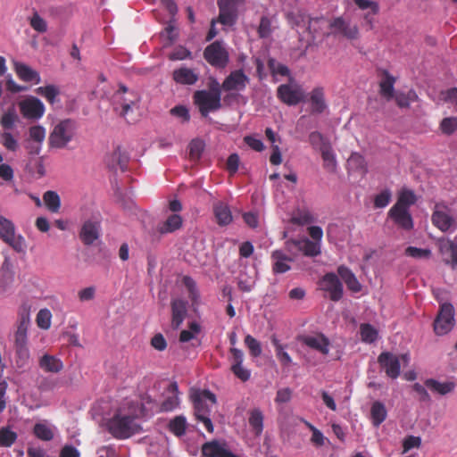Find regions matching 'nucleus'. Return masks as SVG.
<instances>
[{"label": "nucleus", "mask_w": 457, "mask_h": 457, "mask_svg": "<svg viewBox=\"0 0 457 457\" xmlns=\"http://www.w3.org/2000/svg\"><path fill=\"white\" fill-rule=\"evenodd\" d=\"M141 408L134 402L123 403L108 420V431L117 439H126L142 430L140 424L137 421Z\"/></svg>", "instance_id": "f257e3e1"}, {"label": "nucleus", "mask_w": 457, "mask_h": 457, "mask_svg": "<svg viewBox=\"0 0 457 457\" xmlns=\"http://www.w3.org/2000/svg\"><path fill=\"white\" fill-rule=\"evenodd\" d=\"M139 100L140 96L135 90L120 84L119 89L112 96L114 111L129 122H134L135 120L131 119V114L134 112V108L137 107Z\"/></svg>", "instance_id": "f03ea898"}, {"label": "nucleus", "mask_w": 457, "mask_h": 457, "mask_svg": "<svg viewBox=\"0 0 457 457\" xmlns=\"http://www.w3.org/2000/svg\"><path fill=\"white\" fill-rule=\"evenodd\" d=\"M193 98L201 114L207 117L210 112L217 111L221 107V92L219 83L215 82L209 90L195 91Z\"/></svg>", "instance_id": "7ed1b4c3"}, {"label": "nucleus", "mask_w": 457, "mask_h": 457, "mask_svg": "<svg viewBox=\"0 0 457 457\" xmlns=\"http://www.w3.org/2000/svg\"><path fill=\"white\" fill-rule=\"evenodd\" d=\"M194 402L195 415L196 419L202 421L205 428L210 432H213V425L210 419V406L206 403V400L210 401L212 405L216 403V396L209 390L195 391L191 395Z\"/></svg>", "instance_id": "20e7f679"}, {"label": "nucleus", "mask_w": 457, "mask_h": 457, "mask_svg": "<svg viewBox=\"0 0 457 457\" xmlns=\"http://www.w3.org/2000/svg\"><path fill=\"white\" fill-rule=\"evenodd\" d=\"M76 134V123L71 119L59 121L51 131L48 143L50 147L62 149L73 139Z\"/></svg>", "instance_id": "39448f33"}, {"label": "nucleus", "mask_w": 457, "mask_h": 457, "mask_svg": "<svg viewBox=\"0 0 457 457\" xmlns=\"http://www.w3.org/2000/svg\"><path fill=\"white\" fill-rule=\"evenodd\" d=\"M378 362L386 374L395 379L401 373V365L403 364V367L409 365L410 355L408 353L396 355L390 352H383L378 355Z\"/></svg>", "instance_id": "423d86ee"}, {"label": "nucleus", "mask_w": 457, "mask_h": 457, "mask_svg": "<svg viewBox=\"0 0 457 457\" xmlns=\"http://www.w3.org/2000/svg\"><path fill=\"white\" fill-rule=\"evenodd\" d=\"M431 219L433 224L442 232L453 231L457 228V214L443 204H436Z\"/></svg>", "instance_id": "0eeeda50"}, {"label": "nucleus", "mask_w": 457, "mask_h": 457, "mask_svg": "<svg viewBox=\"0 0 457 457\" xmlns=\"http://www.w3.org/2000/svg\"><path fill=\"white\" fill-rule=\"evenodd\" d=\"M245 4V0H218V21L224 26H233L237 20L239 9Z\"/></svg>", "instance_id": "6e6552de"}, {"label": "nucleus", "mask_w": 457, "mask_h": 457, "mask_svg": "<svg viewBox=\"0 0 457 457\" xmlns=\"http://www.w3.org/2000/svg\"><path fill=\"white\" fill-rule=\"evenodd\" d=\"M0 237L17 253H25L24 237L21 235L16 236L13 223L3 216H0Z\"/></svg>", "instance_id": "1a4fd4ad"}, {"label": "nucleus", "mask_w": 457, "mask_h": 457, "mask_svg": "<svg viewBox=\"0 0 457 457\" xmlns=\"http://www.w3.org/2000/svg\"><path fill=\"white\" fill-rule=\"evenodd\" d=\"M454 325V310L451 303H443L438 315L434 322V330L436 335L444 336L453 328Z\"/></svg>", "instance_id": "9d476101"}, {"label": "nucleus", "mask_w": 457, "mask_h": 457, "mask_svg": "<svg viewBox=\"0 0 457 457\" xmlns=\"http://www.w3.org/2000/svg\"><path fill=\"white\" fill-rule=\"evenodd\" d=\"M30 326V307L22 304L19 310L17 329L14 333V345H28V329Z\"/></svg>", "instance_id": "9b49d317"}, {"label": "nucleus", "mask_w": 457, "mask_h": 457, "mask_svg": "<svg viewBox=\"0 0 457 457\" xmlns=\"http://www.w3.org/2000/svg\"><path fill=\"white\" fill-rule=\"evenodd\" d=\"M278 97L287 105H296L304 99L303 87L296 83L282 84L277 90Z\"/></svg>", "instance_id": "f8f14e48"}, {"label": "nucleus", "mask_w": 457, "mask_h": 457, "mask_svg": "<svg viewBox=\"0 0 457 457\" xmlns=\"http://www.w3.org/2000/svg\"><path fill=\"white\" fill-rule=\"evenodd\" d=\"M205 60L212 66L223 68L228 62V53L220 41L209 45L204 52Z\"/></svg>", "instance_id": "ddd939ff"}, {"label": "nucleus", "mask_w": 457, "mask_h": 457, "mask_svg": "<svg viewBox=\"0 0 457 457\" xmlns=\"http://www.w3.org/2000/svg\"><path fill=\"white\" fill-rule=\"evenodd\" d=\"M320 288L328 294L331 301L337 302L343 297V284L337 275L333 272L327 273L322 277L320 281Z\"/></svg>", "instance_id": "4468645a"}, {"label": "nucleus", "mask_w": 457, "mask_h": 457, "mask_svg": "<svg viewBox=\"0 0 457 457\" xmlns=\"http://www.w3.org/2000/svg\"><path fill=\"white\" fill-rule=\"evenodd\" d=\"M286 249L289 253L302 252L304 255L314 257L320 253V244L311 241L308 238L300 240H287L286 242Z\"/></svg>", "instance_id": "2eb2a0df"}, {"label": "nucleus", "mask_w": 457, "mask_h": 457, "mask_svg": "<svg viewBox=\"0 0 457 457\" xmlns=\"http://www.w3.org/2000/svg\"><path fill=\"white\" fill-rule=\"evenodd\" d=\"M20 111L26 119L37 120L43 116L45 106L43 103L35 96H29L19 103Z\"/></svg>", "instance_id": "dca6fc26"}, {"label": "nucleus", "mask_w": 457, "mask_h": 457, "mask_svg": "<svg viewBox=\"0 0 457 457\" xmlns=\"http://www.w3.org/2000/svg\"><path fill=\"white\" fill-rule=\"evenodd\" d=\"M329 26L334 34H340L348 39H357L360 32L357 24L351 22L343 17L334 19Z\"/></svg>", "instance_id": "f3484780"}, {"label": "nucleus", "mask_w": 457, "mask_h": 457, "mask_svg": "<svg viewBox=\"0 0 457 457\" xmlns=\"http://www.w3.org/2000/svg\"><path fill=\"white\" fill-rule=\"evenodd\" d=\"M202 453L205 457H239L229 451L225 441L212 440L202 446Z\"/></svg>", "instance_id": "a211bd4d"}, {"label": "nucleus", "mask_w": 457, "mask_h": 457, "mask_svg": "<svg viewBox=\"0 0 457 457\" xmlns=\"http://www.w3.org/2000/svg\"><path fill=\"white\" fill-rule=\"evenodd\" d=\"M249 82V78L242 70L232 71L223 81L222 88L225 91L244 90Z\"/></svg>", "instance_id": "6ab92c4d"}, {"label": "nucleus", "mask_w": 457, "mask_h": 457, "mask_svg": "<svg viewBox=\"0 0 457 457\" xmlns=\"http://www.w3.org/2000/svg\"><path fill=\"white\" fill-rule=\"evenodd\" d=\"M298 339L308 347L320 352L323 355H328L329 353V340L322 334L301 336Z\"/></svg>", "instance_id": "aec40b11"}, {"label": "nucleus", "mask_w": 457, "mask_h": 457, "mask_svg": "<svg viewBox=\"0 0 457 457\" xmlns=\"http://www.w3.org/2000/svg\"><path fill=\"white\" fill-rule=\"evenodd\" d=\"M100 237V224L95 220H86L80 229L79 237L86 245H91Z\"/></svg>", "instance_id": "412c9836"}, {"label": "nucleus", "mask_w": 457, "mask_h": 457, "mask_svg": "<svg viewBox=\"0 0 457 457\" xmlns=\"http://www.w3.org/2000/svg\"><path fill=\"white\" fill-rule=\"evenodd\" d=\"M272 261V271L274 274H282L290 270V262L293 258L287 256L282 250H275L270 255Z\"/></svg>", "instance_id": "4be33fe9"}, {"label": "nucleus", "mask_w": 457, "mask_h": 457, "mask_svg": "<svg viewBox=\"0 0 457 457\" xmlns=\"http://www.w3.org/2000/svg\"><path fill=\"white\" fill-rule=\"evenodd\" d=\"M388 215L401 228L407 230L413 228V221L409 210L393 206Z\"/></svg>", "instance_id": "5701e85b"}, {"label": "nucleus", "mask_w": 457, "mask_h": 457, "mask_svg": "<svg viewBox=\"0 0 457 457\" xmlns=\"http://www.w3.org/2000/svg\"><path fill=\"white\" fill-rule=\"evenodd\" d=\"M187 315V303L181 299L171 301V327L178 329Z\"/></svg>", "instance_id": "b1692460"}, {"label": "nucleus", "mask_w": 457, "mask_h": 457, "mask_svg": "<svg viewBox=\"0 0 457 457\" xmlns=\"http://www.w3.org/2000/svg\"><path fill=\"white\" fill-rule=\"evenodd\" d=\"M309 101L312 113L323 112L327 108L324 88L322 87H314L309 94Z\"/></svg>", "instance_id": "393cba45"}, {"label": "nucleus", "mask_w": 457, "mask_h": 457, "mask_svg": "<svg viewBox=\"0 0 457 457\" xmlns=\"http://www.w3.org/2000/svg\"><path fill=\"white\" fill-rule=\"evenodd\" d=\"M14 71L17 76L25 82L38 84L41 81L39 73L23 62H15Z\"/></svg>", "instance_id": "a878e982"}, {"label": "nucleus", "mask_w": 457, "mask_h": 457, "mask_svg": "<svg viewBox=\"0 0 457 457\" xmlns=\"http://www.w3.org/2000/svg\"><path fill=\"white\" fill-rule=\"evenodd\" d=\"M167 396L160 407L161 411H173L179 405V388L176 382H172L167 387Z\"/></svg>", "instance_id": "bb28decb"}, {"label": "nucleus", "mask_w": 457, "mask_h": 457, "mask_svg": "<svg viewBox=\"0 0 457 457\" xmlns=\"http://www.w3.org/2000/svg\"><path fill=\"white\" fill-rule=\"evenodd\" d=\"M183 220L180 215L177 213L170 214L163 222L159 223L156 230L162 234L173 233L179 229L182 226Z\"/></svg>", "instance_id": "cd10ccee"}, {"label": "nucleus", "mask_w": 457, "mask_h": 457, "mask_svg": "<svg viewBox=\"0 0 457 457\" xmlns=\"http://www.w3.org/2000/svg\"><path fill=\"white\" fill-rule=\"evenodd\" d=\"M129 161L128 154L118 146L107 158L106 163L112 170H121L126 169Z\"/></svg>", "instance_id": "c85d7f7f"}, {"label": "nucleus", "mask_w": 457, "mask_h": 457, "mask_svg": "<svg viewBox=\"0 0 457 457\" xmlns=\"http://www.w3.org/2000/svg\"><path fill=\"white\" fill-rule=\"evenodd\" d=\"M173 79L182 85H193L198 80V75L194 70L182 67L173 71Z\"/></svg>", "instance_id": "c756f323"}, {"label": "nucleus", "mask_w": 457, "mask_h": 457, "mask_svg": "<svg viewBox=\"0 0 457 457\" xmlns=\"http://www.w3.org/2000/svg\"><path fill=\"white\" fill-rule=\"evenodd\" d=\"M213 213L217 223L220 226H226L232 221V214L228 206L220 201L213 204Z\"/></svg>", "instance_id": "7c9ffc66"}, {"label": "nucleus", "mask_w": 457, "mask_h": 457, "mask_svg": "<svg viewBox=\"0 0 457 457\" xmlns=\"http://www.w3.org/2000/svg\"><path fill=\"white\" fill-rule=\"evenodd\" d=\"M337 273L340 278L345 281L349 290L357 293L361 289V285L358 281L355 275L352 272L350 269L345 266H339L337 268Z\"/></svg>", "instance_id": "2f4dec72"}, {"label": "nucleus", "mask_w": 457, "mask_h": 457, "mask_svg": "<svg viewBox=\"0 0 457 457\" xmlns=\"http://www.w3.org/2000/svg\"><path fill=\"white\" fill-rule=\"evenodd\" d=\"M425 385L431 391L440 395H445L452 393L456 386L455 383L453 381L440 382L433 378L427 379L425 381Z\"/></svg>", "instance_id": "473e14b6"}, {"label": "nucleus", "mask_w": 457, "mask_h": 457, "mask_svg": "<svg viewBox=\"0 0 457 457\" xmlns=\"http://www.w3.org/2000/svg\"><path fill=\"white\" fill-rule=\"evenodd\" d=\"M38 364L46 372L57 373L63 368V364L60 359L49 354L43 355L40 358Z\"/></svg>", "instance_id": "72a5a7b5"}, {"label": "nucleus", "mask_w": 457, "mask_h": 457, "mask_svg": "<svg viewBox=\"0 0 457 457\" xmlns=\"http://www.w3.org/2000/svg\"><path fill=\"white\" fill-rule=\"evenodd\" d=\"M347 168L352 172H358L365 175L368 171L367 162L362 155L353 153L347 159Z\"/></svg>", "instance_id": "f704fd0d"}, {"label": "nucleus", "mask_w": 457, "mask_h": 457, "mask_svg": "<svg viewBox=\"0 0 457 457\" xmlns=\"http://www.w3.org/2000/svg\"><path fill=\"white\" fill-rule=\"evenodd\" d=\"M324 168L329 172L337 170V162L331 145H325L320 151Z\"/></svg>", "instance_id": "c9c22d12"}, {"label": "nucleus", "mask_w": 457, "mask_h": 457, "mask_svg": "<svg viewBox=\"0 0 457 457\" xmlns=\"http://www.w3.org/2000/svg\"><path fill=\"white\" fill-rule=\"evenodd\" d=\"M387 416V411L384 403L379 401H376L372 403L370 409V417L372 424L375 427H378Z\"/></svg>", "instance_id": "e433bc0d"}, {"label": "nucleus", "mask_w": 457, "mask_h": 457, "mask_svg": "<svg viewBox=\"0 0 457 457\" xmlns=\"http://www.w3.org/2000/svg\"><path fill=\"white\" fill-rule=\"evenodd\" d=\"M417 201V197L412 190L403 188L400 191L397 202L395 204L394 207L407 209L414 204Z\"/></svg>", "instance_id": "4c0bfd02"}, {"label": "nucleus", "mask_w": 457, "mask_h": 457, "mask_svg": "<svg viewBox=\"0 0 457 457\" xmlns=\"http://www.w3.org/2000/svg\"><path fill=\"white\" fill-rule=\"evenodd\" d=\"M43 201L46 208L54 213L59 212L61 207V199L59 195L55 191H46L43 195Z\"/></svg>", "instance_id": "58836bf2"}, {"label": "nucleus", "mask_w": 457, "mask_h": 457, "mask_svg": "<svg viewBox=\"0 0 457 457\" xmlns=\"http://www.w3.org/2000/svg\"><path fill=\"white\" fill-rule=\"evenodd\" d=\"M395 81V78L386 72V79L379 83L380 95L386 100H390L394 97Z\"/></svg>", "instance_id": "ea45409f"}, {"label": "nucleus", "mask_w": 457, "mask_h": 457, "mask_svg": "<svg viewBox=\"0 0 457 457\" xmlns=\"http://www.w3.org/2000/svg\"><path fill=\"white\" fill-rule=\"evenodd\" d=\"M18 120V115L13 107L8 108L7 111L2 115L0 124L4 131L12 129Z\"/></svg>", "instance_id": "a19ab883"}, {"label": "nucleus", "mask_w": 457, "mask_h": 457, "mask_svg": "<svg viewBox=\"0 0 457 457\" xmlns=\"http://www.w3.org/2000/svg\"><path fill=\"white\" fill-rule=\"evenodd\" d=\"M440 252L448 255L450 260H445L446 263L457 264V245L448 240L440 244Z\"/></svg>", "instance_id": "79ce46f5"}, {"label": "nucleus", "mask_w": 457, "mask_h": 457, "mask_svg": "<svg viewBox=\"0 0 457 457\" xmlns=\"http://www.w3.org/2000/svg\"><path fill=\"white\" fill-rule=\"evenodd\" d=\"M249 424L257 436L262 434L263 429V415L260 410L255 409L250 412Z\"/></svg>", "instance_id": "37998d69"}, {"label": "nucleus", "mask_w": 457, "mask_h": 457, "mask_svg": "<svg viewBox=\"0 0 457 457\" xmlns=\"http://www.w3.org/2000/svg\"><path fill=\"white\" fill-rule=\"evenodd\" d=\"M0 144L8 151L15 152L19 149V142L9 131L0 132Z\"/></svg>", "instance_id": "c03bdc74"}, {"label": "nucleus", "mask_w": 457, "mask_h": 457, "mask_svg": "<svg viewBox=\"0 0 457 457\" xmlns=\"http://www.w3.org/2000/svg\"><path fill=\"white\" fill-rule=\"evenodd\" d=\"M35 436L44 441H50L54 438V431L46 423H37L34 426Z\"/></svg>", "instance_id": "a18cd8bd"}, {"label": "nucleus", "mask_w": 457, "mask_h": 457, "mask_svg": "<svg viewBox=\"0 0 457 457\" xmlns=\"http://www.w3.org/2000/svg\"><path fill=\"white\" fill-rule=\"evenodd\" d=\"M360 334L361 340L365 343H373L378 338L377 329L370 324L363 323L360 326Z\"/></svg>", "instance_id": "49530a36"}, {"label": "nucleus", "mask_w": 457, "mask_h": 457, "mask_svg": "<svg viewBox=\"0 0 457 457\" xmlns=\"http://www.w3.org/2000/svg\"><path fill=\"white\" fill-rule=\"evenodd\" d=\"M36 92L45 97L51 104L55 102L56 96L60 94L59 88L54 85L39 87L36 89Z\"/></svg>", "instance_id": "de8ad7c7"}, {"label": "nucleus", "mask_w": 457, "mask_h": 457, "mask_svg": "<svg viewBox=\"0 0 457 457\" xmlns=\"http://www.w3.org/2000/svg\"><path fill=\"white\" fill-rule=\"evenodd\" d=\"M313 218L312 213L308 210H301L298 209L296 212H294L291 222L296 225H306L311 222H312Z\"/></svg>", "instance_id": "09e8293b"}, {"label": "nucleus", "mask_w": 457, "mask_h": 457, "mask_svg": "<svg viewBox=\"0 0 457 457\" xmlns=\"http://www.w3.org/2000/svg\"><path fill=\"white\" fill-rule=\"evenodd\" d=\"M271 342L275 346L276 355L282 365L288 366L292 363V359L289 354L284 351L283 345L276 337H272Z\"/></svg>", "instance_id": "8fccbe9b"}, {"label": "nucleus", "mask_w": 457, "mask_h": 457, "mask_svg": "<svg viewBox=\"0 0 457 457\" xmlns=\"http://www.w3.org/2000/svg\"><path fill=\"white\" fill-rule=\"evenodd\" d=\"M186 419L182 416H177L170 420L169 424L170 430L176 436H183L186 432Z\"/></svg>", "instance_id": "3c124183"}, {"label": "nucleus", "mask_w": 457, "mask_h": 457, "mask_svg": "<svg viewBox=\"0 0 457 457\" xmlns=\"http://www.w3.org/2000/svg\"><path fill=\"white\" fill-rule=\"evenodd\" d=\"M397 105L401 108L409 107L410 103L417 98V95L414 91L410 90L408 94L396 93L394 95Z\"/></svg>", "instance_id": "603ef678"}, {"label": "nucleus", "mask_w": 457, "mask_h": 457, "mask_svg": "<svg viewBox=\"0 0 457 457\" xmlns=\"http://www.w3.org/2000/svg\"><path fill=\"white\" fill-rule=\"evenodd\" d=\"M29 21L34 30L39 33L46 32L47 23L37 12L29 19Z\"/></svg>", "instance_id": "864d4df0"}, {"label": "nucleus", "mask_w": 457, "mask_h": 457, "mask_svg": "<svg viewBox=\"0 0 457 457\" xmlns=\"http://www.w3.org/2000/svg\"><path fill=\"white\" fill-rule=\"evenodd\" d=\"M17 434L8 428H3L0 429V446L9 447L16 440Z\"/></svg>", "instance_id": "5fc2aeb1"}, {"label": "nucleus", "mask_w": 457, "mask_h": 457, "mask_svg": "<svg viewBox=\"0 0 457 457\" xmlns=\"http://www.w3.org/2000/svg\"><path fill=\"white\" fill-rule=\"evenodd\" d=\"M29 139L43 145L46 138V129L39 125L32 126L29 129Z\"/></svg>", "instance_id": "6e6d98bb"}, {"label": "nucleus", "mask_w": 457, "mask_h": 457, "mask_svg": "<svg viewBox=\"0 0 457 457\" xmlns=\"http://www.w3.org/2000/svg\"><path fill=\"white\" fill-rule=\"evenodd\" d=\"M188 149L190 158L194 161H196L202 155V153L204 149V144L200 139H194L190 142Z\"/></svg>", "instance_id": "4d7b16f0"}, {"label": "nucleus", "mask_w": 457, "mask_h": 457, "mask_svg": "<svg viewBox=\"0 0 457 457\" xmlns=\"http://www.w3.org/2000/svg\"><path fill=\"white\" fill-rule=\"evenodd\" d=\"M309 142L313 148L322 151L325 145H330L329 141L325 138L320 132L313 131L309 135Z\"/></svg>", "instance_id": "13d9d810"}, {"label": "nucleus", "mask_w": 457, "mask_h": 457, "mask_svg": "<svg viewBox=\"0 0 457 457\" xmlns=\"http://www.w3.org/2000/svg\"><path fill=\"white\" fill-rule=\"evenodd\" d=\"M245 345L249 349L250 354L253 357H258L262 354V346L259 341H257L251 335H247L245 337Z\"/></svg>", "instance_id": "bf43d9fd"}, {"label": "nucleus", "mask_w": 457, "mask_h": 457, "mask_svg": "<svg viewBox=\"0 0 457 457\" xmlns=\"http://www.w3.org/2000/svg\"><path fill=\"white\" fill-rule=\"evenodd\" d=\"M440 129L445 135H452L457 130V118L447 117L442 120Z\"/></svg>", "instance_id": "052dcab7"}, {"label": "nucleus", "mask_w": 457, "mask_h": 457, "mask_svg": "<svg viewBox=\"0 0 457 457\" xmlns=\"http://www.w3.org/2000/svg\"><path fill=\"white\" fill-rule=\"evenodd\" d=\"M272 29H271V21L270 20L266 17L262 16L260 21V24L258 27V35L262 38L268 37L271 35Z\"/></svg>", "instance_id": "680f3d73"}, {"label": "nucleus", "mask_w": 457, "mask_h": 457, "mask_svg": "<svg viewBox=\"0 0 457 457\" xmlns=\"http://www.w3.org/2000/svg\"><path fill=\"white\" fill-rule=\"evenodd\" d=\"M405 253L416 259H428L431 256V251L429 249H421L414 246L407 247Z\"/></svg>", "instance_id": "e2e57ef3"}, {"label": "nucleus", "mask_w": 457, "mask_h": 457, "mask_svg": "<svg viewBox=\"0 0 457 457\" xmlns=\"http://www.w3.org/2000/svg\"><path fill=\"white\" fill-rule=\"evenodd\" d=\"M16 354L18 356L17 364L19 367H24L29 360V351L28 345L15 346Z\"/></svg>", "instance_id": "0e129e2a"}, {"label": "nucleus", "mask_w": 457, "mask_h": 457, "mask_svg": "<svg viewBox=\"0 0 457 457\" xmlns=\"http://www.w3.org/2000/svg\"><path fill=\"white\" fill-rule=\"evenodd\" d=\"M37 326L47 329L51 325V312L47 309L40 310L37 315Z\"/></svg>", "instance_id": "69168bd1"}, {"label": "nucleus", "mask_w": 457, "mask_h": 457, "mask_svg": "<svg viewBox=\"0 0 457 457\" xmlns=\"http://www.w3.org/2000/svg\"><path fill=\"white\" fill-rule=\"evenodd\" d=\"M441 99L447 104H451L457 109V87H452L445 91H442Z\"/></svg>", "instance_id": "338daca9"}, {"label": "nucleus", "mask_w": 457, "mask_h": 457, "mask_svg": "<svg viewBox=\"0 0 457 457\" xmlns=\"http://www.w3.org/2000/svg\"><path fill=\"white\" fill-rule=\"evenodd\" d=\"M268 65L273 75L279 74L281 76H287L289 74L288 68L281 63L277 62L274 59H270Z\"/></svg>", "instance_id": "774afa93"}]
</instances>
